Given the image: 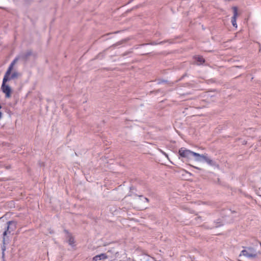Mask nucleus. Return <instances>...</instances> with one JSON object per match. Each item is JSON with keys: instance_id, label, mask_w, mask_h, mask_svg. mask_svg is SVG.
Returning a JSON list of instances; mask_svg holds the SVG:
<instances>
[{"instance_id": "obj_7", "label": "nucleus", "mask_w": 261, "mask_h": 261, "mask_svg": "<svg viewBox=\"0 0 261 261\" xmlns=\"http://www.w3.org/2000/svg\"><path fill=\"white\" fill-rule=\"evenodd\" d=\"M195 60L197 62L198 65H201L204 63L205 60L200 56H197L194 57Z\"/></svg>"}, {"instance_id": "obj_6", "label": "nucleus", "mask_w": 261, "mask_h": 261, "mask_svg": "<svg viewBox=\"0 0 261 261\" xmlns=\"http://www.w3.org/2000/svg\"><path fill=\"white\" fill-rule=\"evenodd\" d=\"M108 258V256L105 253H101L100 254L95 256L93 257V261H97L102 259H106Z\"/></svg>"}, {"instance_id": "obj_3", "label": "nucleus", "mask_w": 261, "mask_h": 261, "mask_svg": "<svg viewBox=\"0 0 261 261\" xmlns=\"http://www.w3.org/2000/svg\"><path fill=\"white\" fill-rule=\"evenodd\" d=\"M240 255H244L249 257H252L256 256V252L252 248H248L246 250H243L241 251Z\"/></svg>"}, {"instance_id": "obj_10", "label": "nucleus", "mask_w": 261, "mask_h": 261, "mask_svg": "<svg viewBox=\"0 0 261 261\" xmlns=\"http://www.w3.org/2000/svg\"><path fill=\"white\" fill-rule=\"evenodd\" d=\"M196 160L197 161H199V160L198 159H197Z\"/></svg>"}, {"instance_id": "obj_9", "label": "nucleus", "mask_w": 261, "mask_h": 261, "mask_svg": "<svg viewBox=\"0 0 261 261\" xmlns=\"http://www.w3.org/2000/svg\"><path fill=\"white\" fill-rule=\"evenodd\" d=\"M193 167L196 168V169H200V168H198V167H195V166H192Z\"/></svg>"}, {"instance_id": "obj_1", "label": "nucleus", "mask_w": 261, "mask_h": 261, "mask_svg": "<svg viewBox=\"0 0 261 261\" xmlns=\"http://www.w3.org/2000/svg\"><path fill=\"white\" fill-rule=\"evenodd\" d=\"M18 60L17 58H15L9 65L7 69L3 80L2 85L1 86V90L5 94L6 98H10L11 96L12 90L10 87L7 83L11 80L17 79L19 76V73L17 71L12 72L15 63Z\"/></svg>"}, {"instance_id": "obj_4", "label": "nucleus", "mask_w": 261, "mask_h": 261, "mask_svg": "<svg viewBox=\"0 0 261 261\" xmlns=\"http://www.w3.org/2000/svg\"><path fill=\"white\" fill-rule=\"evenodd\" d=\"M232 9L233 11V16L231 19V22L233 27H237V17L238 16V8L237 7H233Z\"/></svg>"}, {"instance_id": "obj_5", "label": "nucleus", "mask_w": 261, "mask_h": 261, "mask_svg": "<svg viewBox=\"0 0 261 261\" xmlns=\"http://www.w3.org/2000/svg\"><path fill=\"white\" fill-rule=\"evenodd\" d=\"M7 225L6 226V230H5V231L3 233V236H4V238L7 234V233H10V231H9V228H10V226L13 224L14 225V228H16V223L15 222V221H8L7 222Z\"/></svg>"}, {"instance_id": "obj_2", "label": "nucleus", "mask_w": 261, "mask_h": 261, "mask_svg": "<svg viewBox=\"0 0 261 261\" xmlns=\"http://www.w3.org/2000/svg\"><path fill=\"white\" fill-rule=\"evenodd\" d=\"M179 155L182 158L190 159L192 156L198 157L203 159L209 165L213 164V161L208 158L206 155L200 154L198 153L194 152L185 148H181L178 150Z\"/></svg>"}, {"instance_id": "obj_8", "label": "nucleus", "mask_w": 261, "mask_h": 261, "mask_svg": "<svg viewBox=\"0 0 261 261\" xmlns=\"http://www.w3.org/2000/svg\"><path fill=\"white\" fill-rule=\"evenodd\" d=\"M68 243L70 245H72L74 244V239L72 238V237H70L69 240H68Z\"/></svg>"}]
</instances>
